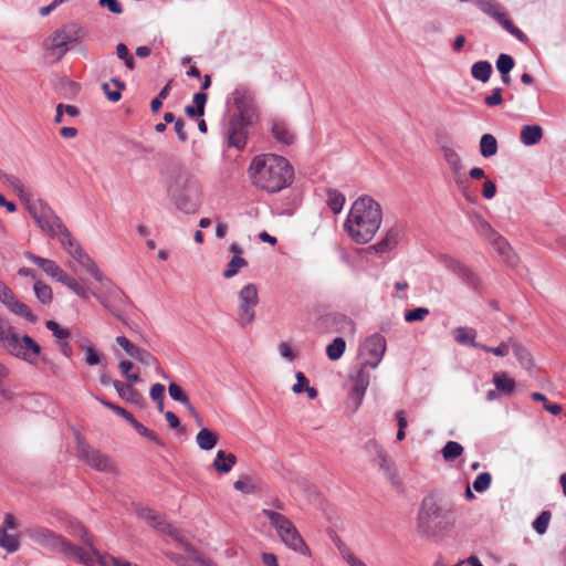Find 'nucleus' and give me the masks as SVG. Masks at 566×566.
Here are the masks:
<instances>
[{"label": "nucleus", "mask_w": 566, "mask_h": 566, "mask_svg": "<svg viewBox=\"0 0 566 566\" xmlns=\"http://www.w3.org/2000/svg\"><path fill=\"white\" fill-rule=\"evenodd\" d=\"M252 184L264 191L274 193L289 187L293 180V168L279 155L263 154L253 158L249 167Z\"/></svg>", "instance_id": "nucleus-1"}, {"label": "nucleus", "mask_w": 566, "mask_h": 566, "mask_svg": "<svg viewBox=\"0 0 566 566\" xmlns=\"http://www.w3.org/2000/svg\"><path fill=\"white\" fill-rule=\"evenodd\" d=\"M382 209L379 202L369 196L357 198L344 222L349 238L356 243L369 242L380 228Z\"/></svg>", "instance_id": "nucleus-2"}, {"label": "nucleus", "mask_w": 566, "mask_h": 566, "mask_svg": "<svg viewBox=\"0 0 566 566\" xmlns=\"http://www.w3.org/2000/svg\"><path fill=\"white\" fill-rule=\"evenodd\" d=\"M454 523L452 506L440 495L430 493L422 499L417 513V531L421 536L436 537L453 527Z\"/></svg>", "instance_id": "nucleus-3"}, {"label": "nucleus", "mask_w": 566, "mask_h": 566, "mask_svg": "<svg viewBox=\"0 0 566 566\" xmlns=\"http://www.w3.org/2000/svg\"><path fill=\"white\" fill-rule=\"evenodd\" d=\"M167 195L176 208L185 213H195L201 203L199 181L185 169H179L169 177Z\"/></svg>", "instance_id": "nucleus-4"}, {"label": "nucleus", "mask_w": 566, "mask_h": 566, "mask_svg": "<svg viewBox=\"0 0 566 566\" xmlns=\"http://www.w3.org/2000/svg\"><path fill=\"white\" fill-rule=\"evenodd\" d=\"M28 210L41 230L45 231L51 238L57 239L71 258L76 248H82L48 203L39 200L38 203L29 205Z\"/></svg>", "instance_id": "nucleus-5"}, {"label": "nucleus", "mask_w": 566, "mask_h": 566, "mask_svg": "<svg viewBox=\"0 0 566 566\" xmlns=\"http://www.w3.org/2000/svg\"><path fill=\"white\" fill-rule=\"evenodd\" d=\"M262 514L270 521L275 528L281 541L291 549L306 555L308 547L302 538L294 524L283 514L272 510H263Z\"/></svg>", "instance_id": "nucleus-6"}, {"label": "nucleus", "mask_w": 566, "mask_h": 566, "mask_svg": "<svg viewBox=\"0 0 566 566\" xmlns=\"http://www.w3.org/2000/svg\"><path fill=\"white\" fill-rule=\"evenodd\" d=\"M2 348L10 355L20 358L31 365L36 364L41 353V346L30 336H20L15 331Z\"/></svg>", "instance_id": "nucleus-7"}, {"label": "nucleus", "mask_w": 566, "mask_h": 566, "mask_svg": "<svg viewBox=\"0 0 566 566\" xmlns=\"http://www.w3.org/2000/svg\"><path fill=\"white\" fill-rule=\"evenodd\" d=\"M81 36L82 29L77 24H66L53 32L45 42V49L60 60L69 51V44L76 42Z\"/></svg>", "instance_id": "nucleus-8"}, {"label": "nucleus", "mask_w": 566, "mask_h": 566, "mask_svg": "<svg viewBox=\"0 0 566 566\" xmlns=\"http://www.w3.org/2000/svg\"><path fill=\"white\" fill-rule=\"evenodd\" d=\"M78 536L83 541V543L87 546V549H83L78 546H75L67 542L65 549L63 552L64 555L76 558L80 563L92 566L95 560L101 563V558L108 557L107 555H102L93 543V537L88 534L86 528L82 525L78 526Z\"/></svg>", "instance_id": "nucleus-9"}, {"label": "nucleus", "mask_w": 566, "mask_h": 566, "mask_svg": "<svg viewBox=\"0 0 566 566\" xmlns=\"http://www.w3.org/2000/svg\"><path fill=\"white\" fill-rule=\"evenodd\" d=\"M475 6L485 14L497 21L503 29L521 42H526L527 36L510 20L503 7L495 0H474Z\"/></svg>", "instance_id": "nucleus-10"}, {"label": "nucleus", "mask_w": 566, "mask_h": 566, "mask_svg": "<svg viewBox=\"0 0 566 566\" xmlns=\"http://www.w3.org/2000/svg\"><path fill=\"white\" fill-rule=\"evenodd\" d=\"M24 532L25 535L34 543L55 553L63 554L69 542L64 536L40 525L29 526Z\"/></svg>", "instance_id": "nucleus-11"}, {"label": "nucleus", "mask_w": 566, "mask_h": 566, "mask_svg": "<svg viewBox=\"0 0 566 566\" xmlns=\"http://www.w3.org/2000/svg\"><path fill=\"white\" fill-rule=\"evenodd\" d=\"M259 303L258 287L253 283L244 285L239 292L238 322L241 326L251 324L255 317V306Z\"/></svg>", "instance_id": "nucleus-12"}, {"label": "nucleus", "mask_w": 566, "mask_h": 566, "mask_svg": "<svg viewBox=\"0 0 566 566\" xmlns=\"http://www.w3.org/2000/svg\"><path fill=\"white\" fill-rule=\"evenodd\" d=\"M77 457L81 461L86 462L92 469L101 472H113L115 470L109 458L101 451L92 448L88 443L77 436L76 444Z\"/></svg>", "instance_id": "nucleus-13"}, {"label": "nucleus", "mask_w": 566, "mask_h": 566, "mask_svg": "<svg viewBox=\"0 0 566 566\" xmlns=\"http://www.w3.org/2000/svg\"><path fill=\"white\" fill-rule=\"evenodd\" d=\"M387 349V343L385 336L379 333H374L370 336L366 337L364 340L360 350L363 355L368 356L363 364L364 366H368L373 369L377 368Z\"/></svg>", "instance_id": "nucleus-14"}, {"label": "nucleus", "mask_w": 566, "mask_h": 566, "mask_svg": "<svg viewBox=\"0 0 566 566\" xmlns=\"http://www.w3.org/2000/svg\"><path fill=\"white\" fill-rule=\"evenodd\" d=\"M248 118L240 116H230L223 130L224 138L229 147H234L239 150L243 149L248 140Z\"/></svg>", "instance_id": "nucleus-15"}, {"label": "nucleus", "mask_w": 566, "mask_h": 566, "mask_svg": "<svg viewBox=\"0 0 566 566\" xmlns=\"http://www.w3.org/2000/svg\"><path fill=\"white\" fill-rule=\"evenodd\" d=\"M440 149L450 170L455 176L458 188L467 196V180L462 177L463 165L457 148L453 146L452 142L444 140L440 143Z\"/></svg>", "instance_id": "nucleus-16"}, {"label": "nucleus", "mask_w": 566, "mask_h": 566, "mask_svg": "<svg viewBox=\"0 0 566 566\" xmlns=\"http://www.w3.org/2000/svg\"><path fill=\"white\" fill-rule=\"evenodd\" d=\"M136 513L139 518L145 521L150 527H153L157 532L168 534L171 537L178 539L177 530L170 525V523L166 520V517L163 514L147 506L138 507Z\"/></svg>", "instance_id": "nucleus-17"}, {"label": "nucleus", "mask_w": 566, "mask_h": 566, "mask_svg": "<svg viewBox=\"0 0 566 566\" xmlns=\"http://www.w3.org/2000/svg\"><path fill=\"white\" fill-rule=\"evenodd\" d=\"M364 364L357 369V371L350 376L352 389L349 392V399L354 402L355 410L359 408L366 390L369 386L370 375L366 371Z\"/></svg>", "instance_id": "nucleus-18"}, {"label": "nucleus", "mask_w": 566, "mask_h": 566, "mask_svg": "<svg viewBox=\"0 0 566 566\" xmlns=\"http://www.w3.org/2000/svg\"><path fill=\"white\" fill-rule=\"evenodd\" d=\"M252 99L253 95L249 88L242 85L235 87L229 98L237 111L232 116L249 118L252 113Z\"/></svg>", "instance_id": "nucleus-19"}, {"label": "nucleus", "mask_w": 566, "mask_h": 566, "mask_svg": "<svg viewBox=\"0 0 566 566\" xmlns=\"http://www.w3.org/2000/svg\"><path fill=\"white\" fill-rule=\"evenodd\" d=\"M23 255L38 265L48 276L54 279L57 282H62L66 276V272L53 260L35 255L30 251H25Z\"/></svg>", "instance_id": "nucleus-20"}, {"label": "nucleus", "mask_w": 566, "mask_h": 566, "mask_svg": "<svg viewBox=\"0 0 566 566\" xmlns=\"http://www.w3.org/2000/svg\"><path fill=\"white\" fill-rule=\"evenodd\" d=\"M272 137L280 144L290 146L295 142V133L283 118H272L269 123Z\"/></svg>", "instance_id": "nucleus-21"}, {"label": "nucleus", "mask_w": 566, "mask_h": 566, "mask_svg": "<svg viewBox=\"0 0 566 566\" xmlns=\"http://www.w3.org/2000/svg\"><path fill=\"white\" fill-rule=\"evenodd\" d=\"M229 251L233 254L232 259L228 262L226 270L223 271L224 279H231L235 276L242 268L248 265L247 260L242 256L243 250L239 243L233 242Z\"/></svg>", "instance_id": "nucleus-22"}, {"label": "nucleus", "mask_w": 566, "mask_h": 566, "mask_svg": "<svg viewBox=\"0 0 566 566\" xmlns=\"http://www.w3.org/2000/svg\"><path fill=\"white\" fill-rule=\"evenodd\" d=\"M72 259L78 263L87 273H90L96 281L103 282L104 275L94 262V260L83 250V248H76L73 251Z\"/></svg>", "instance_id": "nucleus-23"}, {"label": "nucleus", "mask_w": 566, "mask_h": 566, "mask_svg": "<svg viewBox=\"0 0 566 566\" xmlns=\"http://www.w3.org/2000/svg\"><path fill=\"white\" fill-rule=\"evenodd\" d=\"M446 266L470 286H476L478 276L467 265L454 259H447Z\"/></svg>", "instance_id": "nucleus-24"}, {"label": "nucleus", "mask_w": 566, "mask_h": 566, "mask_svg": "<svg viewBox=\"0 0 566 566\" xmlns=\"http://www.w3.org/2000/svg\"><path fill=\"white\" fill-rule=\"evenodd\" d=\"M454 340L460 345H469L475 348H481V343H476V331L472 327L459 326L452 329Z\"/></svg>", "instance_id": "nucleus-25"}, {"label": "nucleus", "mask_w": 566, "mask_h": 566, "mask_svg": "<svg viewBox=\"0 0 566 566\" xmlns=\"http://www.w3.org/2000/svg\"><path fill=\"white\" fill-rule=\"evenodd\" d=\"M331 322L337 333L346 336H354L356 333L355 322L344 314H333L331 316Z\"/></svg>", "instance_id": "nucleus-26"}, {"label": "nucleus", "mask_w": 566, "mask_h": 566, "mask_svg": "<svg viewBox=\"0 0 566 566\" xmlns=\"http://www.w3.org/2000/svg\"><path fill=\"white\" fill-rule=\"evenodd\" d=\"M543 128L539 125H525L521 129L520 140L525 146H533L543 138Z\"/></svg>", "instance_id": "nucleus-27"}, {"label": "nucleus", "mask_w": 566, "mask_h": 566, "mask_svg": "<svg viewBox=\"0 0 566 566\" xmlns=\"http://www.w3.org/2000/svg\"><path fill=\"white\" fill-rule=\"evenodd\" d=\"M399 240V229L394 227L386 231L385 237L371 248L378 253L392 250Z\"/></svg>", "instance_id": "nucleus-28"}, {"label": "nucleus", "mask_w": 566, "mask_h": 566, "mask_svg": "<svg viewBox=\"0 0 566 566\" xmlns=\"http://www.w3.org/2000/svg\"><path fill=\"white\" fill-rule=\"evenodd\" d=\"M235 462L237 457L233 453H226L224 451L219 450L216 454L213 467L219 473L226 474L232 470Z\"/></svg>", "instance_id": "nucleus-29"}, {"label": "nucleus", "mask_w": 566, "mask_h": 566, "mask_svg": "<svg viewBox=\"0 0 566 566\" xmlns=\"http://www.w3.org/2000/svg\"><path fill=\"white\" fill-rule=\"evenodd\" d=\"M0 179L9 186L21 199H28L29 192L25 190L24 184L22 180L14 176L13 174H9L6 171H0Z\"/></svg>", "instance_id": "nucleus-30"}, {"label": "nucleus", "mask_w": 566, "mask_h": 566, "mask_svg": "<svg viewBox=\"0 0 566 566\" xmlns=\"http://www.w3.org/2000/svg\"><path fill=\"white\" fill-rule=\"evenodd\" d=\"M118 396L130 403H138L142 399L140 394L130 385L124 384L119 380L113 381Z\"/></svg>", "instance_id": "nucleus-31"}, {"label": "nucleus", "mask_w": 566, "mask_h": 566, "mask_svg": "<svg viewBox=\"0 0 566 566\" xmlns=\"http://www.w3.org/2000/svg\"><path fill=\"white\" fill-rule=\"evenodd\" d=\"M326 197V205L332 212L335 214L340 213L346 202L345 196L336 189L327 188Z\"/></svg>", "instance_id": "nucleus-32"}, {"label": "nucleus", "mask_w": 566, "mask_h": 566, "mask_svg": "<svg viewBox=\"0 0 566 566\" xmlns=\"http://www.w3.org/2000/svg\"><path fill=\"white\" fill-rule=\"evenodd\" d=\"M93 296H95L101 304L111 312L112 315H114L117 319H119L124 325L129 326L127 318L123 314L122 307L126 306L127 304H119L115 303L113 301H109L106 297H103L96 293H93Z\"/></svg>", "instance_id": "nucleus-33"}, {"label": "nucleus", "mask_w": 566, "mask_h": 566, "mask_svg": "<svg viewBox=\"0 0 566 566\" xmlns=\"http://www.w3.org/2000/svg\"><path fill=\"white\" fill-rule=\"evenodd\" d=\"M196 442L201 450L209 451L213 449L218 442V436L213 431L202 428L196 437Z\"/></svg>", "instance_id": "nucleus-34"}, {"label": "nucleus", "mask_w": 566, "mask_h": 566, "mask_svg": "<svg viewBox=\"0 0 566 566\" xmlns=\"http://www.w3.org/2000/svg\"><path fill=\"white\" fill-rule=\"evenodd\" d=\"M7 310L14 315L25 318L30 323H36L38 321V317L32 313L30 307L18 298L7 306Z\"/></svg>", "instance_id": "nucleus-35"}, {"label": "nucleus", "mask_w": 566, "mask_h": 566, "mask_svg": "<svg viewBox=\"0 0 566 566\" xmlns=\"http://www.w3.org/2000/svg\"><path fill=\"white\" fill-rule=\"evenodd\" d=\"M493 384L497 391L510 395L515 389L514 379L510 378L505 373H495Z\"/></svg>", "instance_id": "nucleus-36"}, {"label": "nucleus", "mask_w": 566, "mask_h": 566, "mask_svg": "<svg viewBox=\"0 0 566 566\" xmlns=\"http://www.w3.org/2000/svg\"><path fill=\"white\" fill-rule=\"evenodd\" d=\"M471 74L475 80L485 83L491 77L492 65L489 61L475 62L471 67Z\"/></svg>", "instance_id": "nucleus-37"}, {"label": "nucleus", "mask_w": 566, "mask_h": 566, "mask_svg": "<svg viewBox=\"0 0 566 566\" xmlns=\"http://www.w3.org/2000/svg\"><path fill=\"white\" fill-rule=\"evenodd\" d=\"M480 153L484 158H490L497 153V140L493 135H482L480 139Z\"/></svg>", "instance_id": "nucleus-38"}, {"label": "nucleus", "mask_w": 566, "mask_h": 566, "mask_svg": "<svg viewBox=\"0 0 566 566\" xmlns=\"http://www.w3.org/2000/svg\"><path fill=\"white\" fill-rule=\"evenodd\" d=\"M134 359L138 360L140 364L145 366H155L158 375L163 376L166 379L168 378V376L163 371L158 359L150 352L140 348Z\"/></svg>", "instance_id": "nucleus-39"}, {"label": "nucleus", "mask_w": 566, "mask_h": 566, "mask_svg": "<svg viewBox=\"0 0 566 566\" xmlns=\"http://www.w3.org/2000/svg\"><path fill=\"white\" fill-rule=\"evenodd\" d=\"M111 82L115 85V90H112L108 83H103L102 88L108 101L115 103L120 99L122 91L125 88V84L117 77H113Z\"/></svg>", "instance_id": "nucleus-40"}, {"label": "nucleus", "mask_w": 566, "mask_h": 566, "mask_svg": "<svg viewBox=\"0 0 566 566\" xmlns=\"http://www.w3.org/2000/svg\"><path fill=\"white\" fill-rule=\"evenodd\" d=\"M463 447L457 441H448L441 449V454L447 462L453 461L463 453Z\"/></svg>", "instance_id": "nucleus-41"}, {"label": "nucleus", "mask_w": 566, "mask_h": 566, "mask_svg": "<svg viewBox=\"0 0 566 566\" xmlns=\"http://www.w3.org/2000/svg\"><path fill=\"white\" fill-rule=\"evenodd\" d=\"M509 343L511 344V349L513 350L521 365L528 367L532 361L528 350L520 343H517L513 337L509 338Z\"/></svg>", "instance_id": "nucleus-42"}, {"label": "nucleus", "mask_w": 566, "mask_h": 566, "mask_svg": "<svg viewBox=\"0 0 566 566\" xmlns=\"http://www.w3.org/2000/svg\"><path fill=\"white\" fill-rule=\"evenodd\" d=\"M34 294L41 304H50L52 302V289L42 281H35L33 285Z\"/></svg>", "instance_id": "nucleus-43"}, {"label": "nucleus", "mask_w": 566, "mask_h": 566, "mask_svg": "<svg viewBox=\"0 0 566 566\" xmlns=\"http://www.w3.org/2000/svg\"><path fill=\"white\" fill-rule=\"evenodd\" d=\"M346 348V342L342 337H336L329 345L326 347V355L331 360L339 359Z\"/></svg>", "instance_id": "nucleus-44"}, {"label": "nucleus", "mask_w": 566, "mask_h": 566, "mask_svg": "<svg viewBox=\"0 0 566 566\" xmlns=\"http://www.w3.org/2000/svg\"><path fill=\"white\" fill-rule=\"evenodd\" d=\"M375 462H377L378 467L384 471L388 479L394 481L397 478L395 463L388 458L387 452H384L378 457Z\"/></svg>", "instance_id": "nucleus-45"}, {"label": "nucleus", "mask_w": 566, "mask_h": 566, "mask_svg": "<svg viewBox=\"0 0 566 566\" xmlns=\"http://www.w3.org/2000/svg\"><path fill=\"white\" fill-rule=\"evenodd\" d=\"M80 348L85 353V363L88 366H96L102 363L104 355L93 345H81Z\"/></svg>", "instance_id": "nucleus-46"}, {"label": "nucleus", "mask_w": 566, "mask_h": 566, "mask_svg": "<svg viewBox=\"0 0 566 566\" xmlns=\"http://www.w3.org/2000/svg\"><path fill=\"white\" fill-rule=\"evenodd\" d=\"M133 428L143 437L149 439L158 446H164L163 439L153 430L138 422L136 419L132 423Z\"/></svg>", "instance_id": "nucleus-47"}, {"label": "nucleus", "mask_w": 566, "mask_h": 566, "mask_svg": "<svg viewBox=\"0 0 566 566\" xmlns=\"http://www.w3.org/2000/svg\"><path fill=\"white\" fill-rule=\"evenodd\" d=\"M0 547L4 548L8 553H14L20 548V543L17 536L1 532Z\"/></svg>", "instance_id": "nucleus-48"}, {"label": "nucleus", "mask_w": 566, "mask_h": 566, "mask_svg": "<svg viewBox=\"0 0 566 566\" xmlns=\"http://www.w3.org/2000/svg\"><path fill=\"white\" fill-rule=\"evenodd\" d=\"M490 242L492 243V245L494 247V249L499 252V254L503 255V256H506V261L512 263V261L510 260L509 258V254L511 252V248H510V244L507 243V241L502 237L500 235L499 233H496L491 240Z\"/></svg>", "instance_id": "nucleus-49"}, {"label": "nucleus", "mask_w": 566, "mask_h": 566, "mask_svg": "<svg viewBox=\"0 0 566 566\" xmlns=\"http://www.w3.org/2000/svg\"><path fill=\"white\" fill-rule=\"evenodd\" d=\"M61 283L64 284L65 286H67L72 292H74L81 298H83V300L88 298V291L86 289H84L82 285H80L77 283V281L74 277L70 276L69 274H66V276L63 279V281Z\"/></svg>", "instance_id": "nucleus-50"}, {"label": "nucleus", "mask_w": 566, "mask_h": 566, "mask_svg": "<svg viewBox=\"0 0 566 566\" xmlns=\"http://www.w3.org/2000/svg\"><path fill=\"white\" fill-rule=\"evenodd\" d=\"M514 59L506 53H501L496 60V69L501 75L509 74L514 67Z\"/></svg>", "instance_id": "nucleus-51"}, {"label": "nucleus", "mask_w": 566, "mask_h": 566, "mask_svg": "<svg viewBox=\"0 0 566 566\" xmlns=\"http://www.w3.org/2000/svg\"><path fill=\"white\" fill-rule=\"evenodd\" d=\"M474 226L478 230V232L483 237L485 238L486 240H491L497 232L494 231L492 229V227L490 226V223L481 218V217H478L475 222H474Z\"/></svg>", "instance_id": "nucleus-52"}, {"label": "nucleus", "mask_w": 566, "mask_h": 566, "mask_svg": "<svg viewBox=\"0 0 566 566\" xmlns=\"http://www.w3.org/2000/svg\"><path fill=\"white\" fill-rule=\"evenodd\" d=\"M549 520L551 513L548 511H543L533 522V528L536 533L543 535L547 531Z\"/></svg>", "instance_id": "nucleus-53"}, {"label": "nucleus", "mask_w": 566, "mask_h": 566, "mask_svg": "<svg viewBox=\"0 0 566 566\" xmlns=\"http://www.w3.org/2000/svg\"><path fill=\"white\" fill-rule=\"evenodd\" d=\"M492 476L489 472L480 473L473 481V489L482 493L486 491L491 485Z\"/></svg>", "instance_id": "nucleus-54"}, {"label": "nucleus", "mask_w": 566, "mask_h": 566, "mask_svg": "<svg viewBox=\"0 0 566 566\" xmlns=\"http://www.w3.org/2000/svg\"><path fill=\"white\" fill-rule=\"evenodd\" d=\"M45 327L52 332L57 342L70 337V331L67 328H62L55 321H46Z\"/></svg>", "instance_id": "nucleus-55"}, {"label": "nucleus", "mask_w": 566, "mask_h": 566, "mask_svg": "<svg viewBox=\"0 0 566 566\" xmlns=\"http://www.w3.org/2000/svg\"><path fill=\"white\" fill-rule=\"evenodd\" d=\"M364 449L366 453L371 458L373 461H376L378 457H380L385 451V449L379 444L376 440L370 439L368 440Z\"/></svg>", "instance_id": "nucleus-56"}, {"label": "nucleus", "mask_w": 566, "mask_h": 566, "mask_svg": "<svg viewBox=\"0 0 566 566\" xmlns=\"http://www.w3.org/2000/svg\"><path fill=\"white\" fill-rule=\"evenodd\" d=\"M116 343L125 350V353L130 356L132 358H135L137 353L139 352L140 347L133 344L127 337L125 336H117Z\"/></svg>", "instance_id": "nucleus-57"}, {"label": "nucleus", "mask_w": 566, "mask_h": 566, "mask_svg": "<svg viewBox=\"0 0 566 566\" xmlns=\"http://www.w3.org/2000/svg\"><path fill=\"white\" fill-rule=\"evenodd\" d=\"M428 315H429V310L427 307H416V308L409 310L405 313V321L408 323L422 321Z\"/></svg>", "instance_id": "nucleus-58"}, {"label": "nucleus", "mask_w": 566, "mask_h": 566, "mask_svg": "<svg viewBox=\"0 0 566 566\" xmlns=\"http://www.w3.org/2000/svg\"><path fill=\"white\" fill-rule=\"evenodd\" d=\"M168 392H169V396L171 397V399H174L175 401H178L182 405H188L189 398L184 392L181 387L178 386L177 384L170 382L168 386Z\"/></svg>", "instance_id": "nucleus-59"}, {"label": "nucleus", "mask_w": 566, "mask_h": 566, "mask_svg": "<svg viewBox=\"0 0 566 566\" xmlns=\"http://www.w3.org/2000/svg\"><path fill=\"white\" fill-rule=\"evenodd\" d=\"M106 298L119 304H130V301L128 300L127 295L117 286H112L108 290Z\"/></svg>", "instance_id": "nucleus-60"}, {"label": "nucleus", "mask_w": 566, "mask_h": 566, "mask_svg": "<svg viewBox=\"0 0 566 566\" xmlns=\"http://www.w3.org/2000/svg\"><path fill=\"white\" fill-rule=\"evenodd\" d=\"M14 327L8 319L0 315V346L2 347L14 332Z\"/></svg>", "instance_id": "nucleus-61"}, {"label": "nucleus", "mask_w": 566, "mask_h": 566, "mask_svg": "<svg viewBox=\"0 0 566 566\" xmlns=\"http://www.w3.org/2000/svg\"><path fill=\"white\" fill-rule=\"evenodd\" d=\"M482 350H484L485 353H492L496 356H500V357H503V356H506L511 349V344L507 342H502L499 346L496 347H490V346H486V345H481V348Z\"/></svg>", "instance_id": "nucleus-62"}, {"label": "nucleus", "mask_w": 566, "mask_h": 566, "mask_svg": "<svg viewBox=\"0 0 566 566\" xmlns=\"http://www.w3.org/2000/svg\"><path fill=\"white\" fill-rule=\"evenodd\" d=\"M234 489L245 493L251 494L255 491V485L252 483L251 479L248 476H244L242 479H239L233 484Z\"/></svg>", "instance_id": "nucleus-63"}, {"label": "nucleus", "mask_w": 566, "mask_h": 566, "mask_svg": "<svg viewBox=\"0 0 566 566\" xmlns=\"http://www.w3.org/2000/svg\"><path fill=\"white\" fill-rule=\"evenodd\" d=\"M342 557L346 560L349 566H367L361 559H359L353 552L345 548L340 551Z\"/></svg>", "instance_id": "nucleus-64"}]
</instances>
